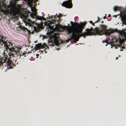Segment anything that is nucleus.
<instances>
[{"mask_svg":"<svg viewBox=\"0 0 126 126\" xmlns=\"http://www.w3.org/2000/svg\"><path fill=\"white\" fill-rule=\"evenodd\" d=\"M123 49H120V51H123Z\"/></svg>","mask_w":126,"mask_h":126,"instance_id":"nucleus-25","label":"nucleus"},{"mask_svg":"<svg viewBox=\"0 0 126 126\" xmlns=\"http://www.w3.org/2000/svg\"><path fill=\"white\" fill-rule=\"evenodd\" d=\"M35 16L36 18L38 20H44V17L41 16Z\"/></svg>","mask_w":126,"mask_h":126,"instance_id":"nucleus-14","label":"nucleus"},{"mask_svg":"<svg viewBox=\"0 0 126 126\" xmlns=\"http://www.w3.org/2000/svg\"><path fill=\"white\" fill-rule=\"evenodd\" d=\"M103 42H105V43H107V41L106 40H105L104 41H103Z\"/></svg>","mask_w":126,"mask_h":126,"instance_id":"nucleus-23","label":"nucleus"},{"mask_svg":"<svg viewBox=\"0 0 126 126\" xmlns=\"http://www.w3.org/2000/svg\"><path fill=\"white\" fill-rule=\"evenodd\" d=\"M42 13V17H43V16H44L45 15L44 14V13Z\"/></svg>","mask_w":126,"mask_h":126,"instance_id":"nucleus-22","label":"nucleus"},{"mask_svg":"<svg viewBox=\"0 0 126 126\" xmlns=\"http://www.w3.org/2000/svg\"><path fill=\"white\" fill-rule=\"evenodd\" d=\"M56 16L55 15L54 16V18H58V21H59L60 19V17L62 16V15L60 14H59L58 15L57 14H56Z\"/></svg>","mask_w":126,"mask_h":126,"instance_id":"nucleus-12","label":"nucleus"},{"mask_svg":"<svg viewBox=\"0 0 126 126\" xmlns=\"http://www.w3.org/2000/svg\"><path fill=\"white\" fill-rule=\"evenodd\" d=\"M13 67H12V66H11L10 67V69H11V68H13Z\"/></svg>","mask_w":126,"mask_h":126,"instance_id":"nucleus-24","label":"nucleus"},{"mask_svg":"<svg viewBox=\"0 0 126 126\" xmlns=\"http://www.w3.org/2000/svg\"><path fill=\"white\" fill-rule=\"evenodd\" d=\"M5 62V60L3 59V58H0V66H2L3 63Z\"/></svg>","mask_w":126,"mask_h":126,"instance_id":"nucleus-11","label":"nucleus"},{"mask_svg":"<svg viewBox=\"0 0 126 126\" xmlns=\"http://www.w3.org/2000/svg\"><path fill=\"white\" fill-rule=\"evenodd\" d=\"M4 44L6 51H10L9 55L10 57H16L17 59H20L21 56L20 51L21 48L16 46L13 47V43L8 41L6 40Z\"/></svg>","mask_w":126,"mask_h":126,"instance_id":"nucleus-2","label":"nucleus"},{"mask_svg":"<svg viewBox=\"0 0 126 126\" xmlns=\"http://www.w3.org/2000/svg\"><path fill=\"white\" fill-rule=\"evenodd\" d=\"M12 61L11 60L8 59L6 62V64L7 66H10L12 63Z\"/></svg>","mask_w":126,"mask_h":126,"instance_id":"nucleus-13","label":"nucleus"},{"mask_svg":"<svg viewBox=\"0 0 126 126\" xmlns=\"http://www.w3.org/2000/svg\"><path fill=\"white\" fill-rule=\"evenodd\" d=\"M54 25H52L51 24L48 26L49 27L50 30L48 31L47 33V34H48L50 37L53 41L51 40L49 42V45L53 46L55 44H58V36L59 34L58 33V29L57 28V26H55L54 27Z\"/></svg>","mask_w":126,"mask_h":126,"instance_id":"nucleus-3","label":"nucleus"},{"mask_svg":"<svg viewBox=\"0 0 126 126\" xmlns=\"http://www.w3.org/2000/svg\"><path fill=\"white\" fill-rule=\"evenodd\" d=\"M74 20L76 21H77L78 20V16H76L74 18Z\"/></svg>","mask_w":126,"mask_h":126,"instance_id":"nucleus-17","label":"nucleus"},{"mask_svg":"<svg viewBox=\"0 0 126 126\" xmlns=\"http://www.w3.org/2000/svg\"><path fill=\"white\" fill-rule=\"evenodd\" d=\"M33 31H34L35 32L37 31V28L36 27H33Z\"/></svg>","mask_w":126,"mask_h":126,"instance_id":"nucleus-19","label":"nucleus"},{"mask_svg":"<svg viewBox=\"0 0 126 126\" xmlns=\"http://www.w3.org/2000/svg\"><path fill=\"white\" fill-rule=\"evenodd\" d=\"M118 59V57H117L116 58V60H117V59Z\"/></svg>","mask_w":126,"mask_h":126,"instance_id":"nucleus-26","label":"nucleus"},{"mask_svg":"<svg viewBox=\"0 0 126 126\" xmlns=\"http://www.w3.org/2000/svg\"><path fill=\"white\" fill-rule=\"evenodd\" d=\"M86 23L83 22L77 24L75 23L74 25L77 30L76 33L73 32L72 34L70 40L73 39L75 41H78L79 38L81 36L85 37L86 35H91L97 34V35H101L103 34L106 35L110 36V34L114 32L113 30L106 29V26L103 25L100 26V28H96L94 29L92 27L90 29H87L85 30V32L82 33V29L84 28Z\"/></svg>","mask_w":126,"mask_h":126,"instance_id":"nucleus-1","label":"nucleus"},{"mask_svg":"<svg viewBox=\"0 0 126 126\" xmlns=\"http://www.w3.org/2000/svg\"><path fill=\"white\" fill-rule=\"evenodd\" d=\"M110 42L112 44H113L114 42H117L119 43V44L117 45L116 46L114 44H113L116 49L118 47H120L122 44L121 39L120 38H119L118 39H117L115 36H112Z\"/></svg>","mask_w":126,"mask_h":126,"instance_id":"nucleus-4","label":"nucleus"},{"mask_svg":"<svg viewBox=\"0 0 126 126\" xmlns=\"http://www.w3.org/2000/svg\"><path fill=\"white\" fill-rule=\"evenodd\" d=\"M119 8L117 7H115L113 8L114 10L115 11L119 10Z\"/></svg>","mask_w":126,"mask_h":126,"instance_id":"nucleus-16","label":"nucleus"},{"mask_svg":"<svg viewBox=\"0 0 126 126\" xmlns=\"http://www.w3.org/2000/svg\"><path fill=\"white\" fill-rule=\"evenodd\" d=\"M89 22L91 24H92V25L93 26L94 25V24L93 23V22L92 21H90Z\"/></svg>","mask_w":126,"mask_h":126,"instance_id":"nucleus-20","label":"nucleus"},{"mask_svg":"<svg viewBox=\"0 0 126 126\" xmlns=\"http://www.w3.org/2000/svg\"><path fill=\"white\" fill-rule=\"evenodd\" d=\"M62 5L66 8H71L72 7V4L71 0H69L64 2L62 4Z\"/></svg>","mask_w":126,"mask_h":126,"instance_id":"nucleus-6","label":"nucleus"},{"mask_svg":"<svg viewBox=\"0 0 126 126\" xmlns=\"http://www.w3.org/2000/svg\"><path fill=\"white\" fill-rule=\"evenodd\" d=\"M41 52H42V53H44V52H45V53H46V52L45 51V50H44L43 51V50H42L41 51Z\"/></svg>","mask_w":126,"mask_h":126,"instance_id":"nucleus-21","label":"nucleus"},{"mask_svg":"<svg viewBox=\"0 0 126 126\" xmlns=\"http://www.w3.org/2000/svg\"><path fill=\"white\" fill-rule=\"evenodd\" d=\"M4 13L6 14V15H8V16L13 15V13L11 11L9 10H7L5 11L4 12Z\"/></svg>","mask_w":126,"mask_h":126,"instance_id":"nucleus-9","label":"nucleus"},{"mask_svg":"<svg viewBox=\"0 0 126 126\" xmlns=\"http://www.w3.org/2000/svg\"><path fill=\"white\" fill-rule=\"evenodd\" d=\"M36 47L38 49L45 48L46 49L48 48L47 46L45 43H40L36 45Z\"/></svg>","mask_w":126,"mask_h":126,"instance_id":"nucleus-7","label":"nucleus"},{"mask_svg":"<svg viewBox=\"0 0 126 126\" xmlns=\"http://www.w3.org/2000/svg\"><path fill=\"white\" fill-rule=\"evenodd\" d=\"M4 58H5V59H4L5 60V62L4 63H5L6 61V60L7 59V55H6L5 54V53H4Z\"/></svg>","mask_w":126,"mask_h":126,"instance_id":"nucleus-15","label":"nucleus"},{"mask_svg":"<svg viewBox=\"0 0 126 126\" xmlns=\"http://www.w3.org/2000/svg\"><path fill=\"white\" fill-rule=\"evenodd\" d=\"M68 34H70L71 32V31L70 30L68 29L67 30Z\"/></svg>","mask_w":126,"mask_h":126,"instance_id":"nucleus-18","label":"nucleus"},{"mask_svg":"<svg viewBox=\"0 0 126 126\" xmlns=\"http://www.w3.org/2000/svg\"><path fill=\"white\" fill-rule=\"evenodd\" d=\"M121 20L123 23L125 25H126V16L124 15L121 17Z\"/></svg>","mask_w":126,"mask_h":126,"instance_id":"nucleus-10","label":"nucleus"},{"mask_svg":"<svg viewBox=\"0 0 126 126\" xmlns=\"http://www.w3.org/2000/svg\"><path fill=\"white\" fill-rule=\"evenodd\" d=\"M102 23H103V21H102Z\"/></svg>","mask_w":126,"mask_h":126,"instance_id":"nucleus-27","label":"nucleus"},{"mask_svg":"<svg viewBox=\"0 0 126 126\" xmlns=\"http://www.w3.org/2000/svg\"><path fill=\"white\" fill-rule=\"evenodd\" d=\"M14 26L16 29V30L17 31H20L22 30L25 32H26L28 35L30 34L31 33V32L30 31L26 28L18 24H15Z\"/></svg>","mask_w":126,"mask_h":126,"instance_id":"nucleus-5","label":"nucleus"},{"mask_svg":"<svg viewBox=\"0 0 126 126\" xmlns=\"http://www.w3.org/2000/svg\"><path fill=\"white\" fill-rule=\"evenodd\" d=\"M31 10L32 11V13L31 14V16L33 18L34 17L36 16L37 14L36 13V9L34 7L31 8Z\"/></svg>","mask_w":126,"mask_h":126,"instance_id":"nucleus-8","label":"nucleus"}]
</instances>
